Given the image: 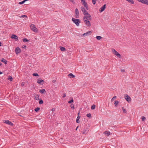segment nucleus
<instances>
[{
  "instance_id": "nucleus-60",
  "label": "nucleus",
  "mask_w": 148,
  "mask_h": 148,
  "mask_svg": "<svg viewBox=\"0 0 148 148\" xmlns=\"http://www.w3.org/2000/svg\"><path fill=\"white\" fill-rule=\"evenodd\" d=\"M19 116H22L21 115H19Z\"/></svg>"
},
{
  "instance_id": "nucleus-33",
  "label": "nucleus",
  "mask_w": 148,
  "mask_h": 148,
  "mask_svg": "<svg viewBox=\"0 0 148 148\" xmlns=\"http://www.w3.org/2000/svg\"><path fill=\"white\" fill-rule=\"evenodd\" d=\"M8 79L10 80V81H12V78L11 76H10L8 78Z\"/></svg>"
},
{
  "instance_id": "nucleus-36",
  "label": "nucleus",
  "mask_w": 148,
  "mask_h": 148,
  "mask_svg": "<svg viewBox=\"0 0 148 148\" xmlns=\"http://www.w3.org/2000/svg\"><path fill=\"white\" fill-rule=\"evenodd\" d=\"M145 119H146L145 117V116H142L141 119H142V120L143 121H144L145 120Z\"/></svg>"
},
{
  "instance_id": "nucleus-30",
  "label": "nucleus",
  "mask_w": 148,
  "mask_h": 148,
  "mask_svg": "<svg viewBox=\"0 0 148 148\" xmlns=\"http://www.w3.org/2000/svg\"><path fill=\"white\" fill-rule=\"evenodd\" d=\"M119 101H116L114 102V104L115 106H116L118 103Z\"/></svg>"
},
{
  "instance_id": "nucleus-51",
  "label": "nucleus",
  "mask_w": 148,
  "mask_h": 148,
  "mask_svg": "<svg viewBox=\"0 0 148 148\" xmlns=\"http://www.w3.org/2000/svg\"><path fill=\"white\" fill-rule=\"evenodd\" d=\"M121 71L122 72H125V70L124 69H122L121 70Z\"/></svg>"
},
{
  "instance_id": "nucleus-14",
  "label": "nucleus",
  "mask_w": 148,
  "mask_h": 148,
  "mask_svg": "<svg viewBox=\"0 0 148 148\" xmlns=\"http://www.w3.org/2000/svg\"><path fill=\"white\" fill-rule=\"evenodd\" d=\"M103 133L105 135L108 136H109L110 134V132L108 131H106L104 132Z\"/></svg>"
},
{
  "instance_id": "nucleus-31",
  "label": "nucleus",
  "mask_w": 148,
  "mask_h": 148,
  "mask_svg": "<svg viewBox=\"0 0 148 148\" xmlns=\"http://www.w3.org/2000/svg\"><path fill=\"white\" fill-rule=\"evenodd\" d=\"M39 103L40 104H42L43 103V102L42 100L40 99L39 101Z\"/></svg>"
},
{
  "instance_id": "nucleus-42",
  "label": "nucleus",
  "mask_w": 148,
  "mask_h": 148,
  "mask_svg": "<svg viewBox=\"0 0 148 148\" xmlns=\"http://www.w3.org/2000/svg\"><path fill=\"white\" fill-rule=\"evenodd\" d=\"M14 101H15V102L16 103H18V99L17 98H16V99H15Z\"/></svg>"
},
{
  "instance_id": "nucleus-43",
  "label": "nucleus",
  "mask_w": 148,
  "mask_h": 148,
  "mask_svg": "<svg viewBox=\"0 0 148 148\" xmlns=\"http://www.w3.org/2000/svg\"><path fill=\"white\" fill-rule=\"evenodd\" d=\"M70 1H71V2H72V3L74 4H75V2L74 1V0H69Z\"/></svg>"
},
{
  "instance_id": "nucleus-57",
  "label": "nucleus",
  "mask_w": 148,
  "mask_h": 148,
  "mask_svg": "<svg viewBox=\"0 0 148 148\" xmlns=\"http://www.w3.org/2000/svg\"><path fill=\"white\" fill-rule=\"evenodd\" d=\"M81 0V1L82 2H83V1H84L85 0Z\"/></svg>"
},
{
  "instance_id": "nucleus-54",
  "label": "nucleus",
  "mask_w": 148,
  "mask_h": 148,
  "mask_svg": "<svg viewBox=\"0 0 148 148\" xmlns=\"http://www.w3.org/2000/svg\"><path fill=\"white\" fill-rule=\"evenodd\" d=\"M2 64L0 62V66H1L2 65Z\"/></svg>"
},
{
  "instance_id": "nucleus-40",
  "label": "nucleus",
  "mask_w": 148,
  "mask_h": 148,
  "mask_svg": "<svg viewBox=\"0 0 148 148\" xmlns=\"http://www.w3.org/2000/svg\"><path fill=\"white\" fill-rule=\"evenodd\" d=\"M83 20L84 21L85 20H88L87 16H84L83 18Z\"/></svg>"
},
{
  "instance_id": "nucleus-37",
  "label": "nucleus",
  "mask_w": 148,
  "mask_h": 148,
  "mask_svg": "<svg viewBox=\"0 0 148 148\" xmlns=\"http://www.w3.org/2000/svg\"><path fill=\"white\" fill-rule=\"evenodd\" d=\"M92 2L93 4L95 5V4L96 2V0H92Z\"/></svg>"
},
{
  "instance_id": "nucleus-58",
  "label": "nucleus",
  "mask_w": 148,
  "mask_h": 148,
  "mask_svg": "<svg viewBox=\"0 0 148 148\" xmlns=\"http://www.w3.org/2000/svg\"><path fill=\"white\" fill-rule=\"evenodd\" d=\"M87 16H89V15H87Z\"/></svg>"
},
{
  "instance_id": "nucleus-13",
  "label": "nucleus",
  "mask_w": 148,
  "mask_h": 148,
  "mask_svg": "<svg viewBox=\"0 0 148 148\" xmlns=\"http://www.w3.org/2000/svg\"><path fill=\"white\" fill-rule=\"evenodd\" d=\"M80 112H78L77 113L78 116L76 120V122L77 123H79V120L80 118V116L79 115Z\"/></svg>"
},
{
  "instance_id": "nucleus-19",
  "label": "nucleus",
  "mask_w": 148,
  "mask_h": 148,
  "mask_svg": "<svg viewBox=\"0 0 148 148\" xmlns=\"http://www.w3.org/2000/svg\"><path fill=\"white\" fill-rule=\"evenodd\" d=\"M35 98L36 100H39V95H36L35 97Z\"/></svg>"
},
{
  "instance_id": "nucleus-29",
  "label": "nucleus",
  "mask_w": 148,
  "mask_h": 148,
  "mask_svg": "<svg viewBox=\"0 0 148 148\" xmlns=\"http://www.w3.org/2000/svg\"><path fill=\"white\" fill-rule=\"evenodd\" d=\"M81 10L83 12L84 11H85V10H86L83 7V6H82V7H81Z\"/></svg>"
},
{
  "instance_id": "nucleus-28",
  "label": "nucleus",
  "mask_w": 148,
  "mask_h": 148,
  "mask_svg": "<svg viewBox=\"0 0 148 148\" xmlns=\"http://www.w3.org/2000/svg\"><path fill=\"white\" fill-rule=\"evenodd\" d=\"M84 13V15H86L88 14H89L88 12L86 11V10H85V11L83 12Z\"/></svg>"
},
{
  "instance_id": "nucleus-47",
  "label": "nucleus",
  "mask_w": 148,
  "mask_h": 148,
  "mask_svg": "<svg viewBox=\"0 0 148 148\" xmlns=\"http://www.w3.org/2000/svg\"><path fill=\"white\" fill-rule=\"evenodd\" d=\"M56 110V109L55 108H53L52 109H51V111H55Z\"/></svg>"
},
{
  "instance_id": "nucleus-35",
  "label": "nucleus",
  "mask_w": 148,
  "mask_h": 148,
  "mask_svg": "<svg viewBox=\"0 0 148 148\" xmlns=\"http://www.w3.org/2000/svg\"><path fill=\"white\" fill-rule=\"evenodd\" d=\"M40 108L39 107H37L36 108H35L34 110L35 111H38V110H40Z\"/></svg>"
},
{
  "instance_id": "nucleus-39",
  "label": "nucleus",
  "mask_w": 148,
  "mask_h": 148,
  "mask_svg": "<svg viewBox=\"0 0 148 148\" xmlns=\"http://www.w3.org/2000/svg\"><path fill=\"white\" fill-rule=\"evenodd\" d=\"M73 99H72L68 101V103H71L73 102Z\"/></svg>"
},
{
  "instance_id": "nucleus-34",
  "label": "nucleus",
  "mask_w": 148,
  "mask_h": 148,
  "mask_svg": "<svg viewBox=\"0 0 148 148\" xmlns=\"http://www.w3.org/2000/svg\"><path fill=\"white\" fill-rule=\"evenodd\" d=\"M86 116H87V117L90 118L91 117V114L90 113L87 114H86Z\"/></svg>"
},
{
  "instance_id": "nucleus-55",
  "label": "nucleus",
  "mask_w": 148,
  "mask_h": 148,
  "mask_svg": "<svg viewBox=\"0 0 148 148\" xmlns=\"http://www.w3.org/2000/svg\"><path fill=\"white\" fill-rule=\"evenodd\" d=\"M55 81H55V80H53L52 81V82H55Z\"/></svg>"
},
{
  "instance_id": "nucleus-1",
  "label": "nucleus",
  "mask_w": 148,
  "mask_h": 148,
  "mask_svg": "<svg viewBox=\"0 0 148 148\" xmlns=\"http://www.w3.org/2000/svg\"><path fill=\"white\" fill-rule=\"evenodd\" d=\"M72 21L77 26H79V23H81V21L79 19H75L74 18H72Z\"/></svg>"
},
{
  "instance_id": "nucleus-22",
  "label": "nucleus",
  "mask_w": 148,
  "mask_h": 148,
  "mask_svg": "<svg viewBox=\"0 0 148 148\" xmlns=\"http://www.w3.org/2000/svg\"><path fill=\"white\" fill-rule=\"evenodd\" d=\"M88 15H89V16H87L88 20H90V21L92 19V18H91V16L90 15V14H89Z\"/></svg>"
},
{
  "instance_id": "nucleus-46",
  "label": "nucleus",
  "mask_w": 148,
  "mask_h": 148,
  "mask_svg": "<svg viewBox=\"0 0 148 148\" xmlns=\"http://www.w3.org/2000/svg\"><path fill=\"white\" fill-rule=\"evenodd\" d=\"M116 96H114L112 99V100H114V99H115L116 98Z\"/></svg>"
},
{
  "instance_id": "nucleus-10",
  "label": "nucleus",
  "mask_w": 148,
  "mask_h": 148,
  "mask_svg": "<svg viewBox=\"0 0 148 148\" xmlns=\"http://www.w3.org/2000/svg\"><path fill=\"white\" fill-rule=\"evenodd\" d=\"M11 38L12 39H14L16 41H17L18 40V37L16 35L12 34V35Z\"/></svg>"
},
{
  "instance_id": "nucleus-11",
  "label": "nucleus",
  "mask_w": 148,
  "mask_h": 148,
  "mask_svg": "<svg viewBox=\"0 0 148 148\" xmlns=\"http://www.w3.org/2000/svg\"><path fill=\"white\" fill-rule=\"evenodd\" d=\"M84 22L89 27L91 26V24L90 22L89 21H88V20H84Z\"/></svg>"
},
{
  "instance_id": "nucleus-53",
  "label": "nucleus",
  "mask_w": 148,
  "mask_h": 148,
  "mask_svg": "<svg viewBox=\"0 0 148 148\" xmlns=\"http://www.w3.org/2000/svg\"><path fill=\"white\" fill-rule=\"evenodd\" d=\"M78 126H77V127L76 128V129H75V130H77V128H78Z\"/></svg>"
},
{
  "instance_id": "nucleus-52",
  "label": "nucleus",
  "mask_w": 148,
  "mask_h": 148,
  "mask_svg": "<svg viewBox=\"0 0 148 148\" xmlns=\"http://www.w3.org/2000/svg\"><path fill=\"white\" fill-rule=\"evenodd\" d=\"M2 73H3L2 72H1V71H0V75L1 74H2Z\"/></svg>"
},
{
  "instance_id": "nucleus-9",
  "label": "nucleus",
  "mask_w": 148,
  "mask_h": 148,
  "mask_svg": "<svg viewBox=\"0 0 148 148\" xmlns=\"http://www.w3.org/2000/svg\"><path fill=\"white\" fill-rule=\"evenodd\" d=\"M106 7V5L104 4V5L103 6H102V7H101L100 9H99V11L100 12H103L105 9Z\"/></svg>"
},
{
  "instance_id": "nucleus-20",
  "label": "nucleus",
  "mask_w": 148,
  "mask_h": 148,
  "mask_svg": "<svg viewBox=\"0 0 148 148\" xmlns=\"http://www.w3.org/2000/svg\"><path fill=\"white\" fill-rule=\"evenodd\" d=\"M28 0H24L18 3L19 4H23L26 1H28Z\"/></svg>"
},
{
  "instance_id": "nucleus-32",
  "label": "nucleus",
  "mask_w": 148,
  "mask_h": 148,
  "mask_svg": "<svg viewBox=\"0 0 148 148\" xmlns=\"http://www.w3.org/2000/svg\"><path fill=\"white\" fill-rule=\"evenodd\" d=\"M32 75L34 76H39V75L37 73H34Z\"/></svg>"
},
{
  "instance_id": "nucleus-7",
  "label": "nucleus",
  "mask_w": 148,
  "mask_h": 148,
  "mask_svg": "<svg viewBox=\"0 0 148 148\" xmlns=\"http://www.w3.org/2000/svg\"><path fill=\"white\" fill-rule=\"evenodd\" d=\"M37 82L40 85H42L44 83V81L41 79L40 78L38 79Z\"/></svg>"
},
{
  "instance_id": "nucleus-38",
  "label": "nucleus",
  "mask_w": 148,
  "mask_h": 148,
  "mask_svg": "<svg viewBox=\"0 0 148 148\" xmlns=\"http://www.w3.org/2000/svg\"><path fill=\"white\" fill-rule=\"evenodd\" d=\"M25 82H22L21 84V86L22 87L24 86H25Z\"/></svg>"
},
{
  "instance_id": "nucleus-44",
  "label": "nucleus",
  "mask_w": 148,
  "mask_h": 148,
  "mask_svg": "<svg viewBox=\"0 0 148 148\" xmlns=\"http://www.w3.org/2000/svg\"><path fill=\"white\" fill-rule=\"evenodd\" d=\"M70 106H71V108L73 109H74V106L73 105L71 104V105Z\"/></svg>"
},
{
  "instance_id": "nucleus-8",
  "label": "nucleus",
  "mask_w": 148,
  "mask_h": 148,
  "mask_svg": "<svg viewBox=\"0 0 148 148\" xmlns=\"http://www.w3.org/2000/svg\"><path fill=\"white\" fill-rule=\"evenodd\" d=\"M88 129L86 127H84V128L83 130L82 131V132L84 134H86L88 132Z\"/></svg>"
},
{
  "instance_id": "nucleus-16",
  "label": "nucleus",
  "mask_w": 148,
  "mask_h": 148,
  "mask_svg": "<svg viewBox=\"0 0 148 148\" xmlns=\"http://www.w3.org/2000/svg\"><path fill=\"white\" fill-rule=\"evenodd\" d=\"M1 62L4 63L5 64H6L7 63V61L5 59L3 58H2L1 60Z\"/></svg>"
},
{
  "instance_id": "nucleus-2",
  "label": "nucleus",
  "mask_w": 148,
  "mask_h": 148,
  "mask_svg": "<svg viewBox=\"0 0 148 148\" xmlns=\"http://www.w3.org/2000/svg\"><path fill=\"white\" fill-rule=\"evenodd\" d=\"M112 52L114 55H116L118 58H121V55L117 51H116L114 49H113L112 50Z\"/></svg>"
},
{
  "instance_id": "nucleus-59",
  "label": "nucleus",
  "mask_w": 148,
  "mask_h": 148,
  "mask_svg": "<svg viewBox=\"0 0 148 148\" xmlns=\"http://www.w3.org/2000/svg\"><path fill=\"white\" fill-rule=\"evenodd\" d=\"M89 108H87V109H89Z\"/></svg>"
},
{
  "instance_id": "nucleus-18",
  "label": "nucleus",
  "mask_w": 148,
  "mask_h": 148,
  "mask_svg": "<svg viewBox=\"0 0 148 148\" xmlns=\"http://www.w3.org/2000/svg\"><path fill=\"white\" fill-rule=\"evenodd\" d=\"M39 92L42 93L43 94L44 92L46 93V92L45 89H42V90H40L39 91Z\"/></svg>"
},
{
  "instance_id": "nucleus-6",
  "label": "nucleus",
  "mask_w": 148,
  "mask_h": 148,
  "mask_svg": "<svg viewBox=\"0 0 148 148\" xmlns=\"http://www.w3.org/2000/svg\"><path fill=\"white\" fill-rule=\"evenodd\" d=\"M3 122L11 126H13V123L8 120H4L3 121Z\"/></svg>"
},
{
  "instance_id": "nucleus-41",
  "label": "nucleus",
  "mask_w": 148,
  "mask_h": 148,
  "mask_svg": "<svg viewBox=\"0 0 148 148\" xmlns=\"http://www.w3.org/2000/svg\"><path fill=\"white\" fill-rule=\"evenodd\" d=\"M21 17H22V18H24V17H26V18H27V16H26V15H22L21 16Z\"/></svg>"
},
{
  "instance_id": "nucleus-4",
  "label": "nucleus",
  "mask_w": 148,
  "mask_h": 148,
  "mask_svg": "<svg viewBox=\"0 0 148 148\" xmlns=\"http://www.w3.org/2000/svg\"><path fill=\"white\" fill-rule=\"evenodd\" d=\"M75 15L76 18H79V13L78 10L77 8H76L75 9Z\"/></svg>"
},
{
  "instance_id": "nucleus-48",
  "label": "nucleus",
  "mask_w": 148,
  "mask_h": 148,
  "mask_svg": "<svg viewBox=\"0 0 148 148\" xmlns=\"http://www.w3.org/2000/svg\"><path fill=\"white\" fill-rule=\"evenodd\" d=\"M84 7H86V10H88V5H86V6H84Z\"/></svg>"
},
{
  "instance_id": "nucleus-15",
  "label": "nucleus",
  "mask_w": 148,
  "mask_h": 148,
  "mask_svg": "<svg viewBox=\"0 0 148 148\" xmlns=\"http://www.w3.org/2000/svg\"><path fill=\"white\" fill-rule=\"evenodd\" d=\"M92 33V32L91 31H89L86 33H85L83 34V35L84 36H86L88 35L89 34H90Z\"/></svg>"
},
{
  "instance_id": "nucleus-45",
  "label": "nucleus",
  "mask_w": 148,
  "mask_h": 148,
  "mask_svg": "<svg viewBox=\"0 0 148 148\" xmlns=\"http://www.w3.org/2000/svg\"><path fill=\"white\" fill-rule=\"evenodd\" d=\"M22 48L25 49L26 48V45H23L22 46Z\"/></svg>"
},
{
  "instance_id": "nucleus-3",
  "label": "nucleus",
  "mask_w": 148,
  "mask_h": 148,
  "mask_svg": "<svg viewBox=\"0 0 148 148\" xmlns=\"http://www.w3.org/2000/svg\"><path fill=\"white\" fill-rule=\"evenodd\" d=\"M30 28L31 29L35 32H38V29L37 28L35 27L34 25V24H32L30 26Z\"/></svg>"
},
{
  "instance_id": "nucleus-24",
  "label": "nucleus",
  "mask_w": 148,
  "mask_h": 148,
  "mask_svg": "<svg viewBox=\"0 0 148 148\" xmlns=\"http://www.w3.org/2000/svg\"><path fill=\"white\" fill-rule=\"evenodd\" d=\"M82 3L83 5H84V6H86L88 5L87 3L86 2L85 0L83 1Z\"/></svg>"
},
{
  "instance_id": "nucleus-21",
  "label": "nucleus",
  "mask_w": 148,
  "mask_h": 148,
  "mask_svg": "<svg viewBox=\"0 0 148 148\" xmlns=\"http://www.w3.org/2000/svg\"><path fill=\"white\" fill-rule=\"evenodd\" d=\"M126 1L132 3V4H134V2L133 0H126Z\"/></svg>"
},
{
  "instance_id": "nucleus-5",
  "label": "nucleus",
  "mask_w": 148,
  "mask_h": 148,
  "mask_svg": "<svg viewBox=\"0 0 148 148\" xmlns=\"http://www.w3.org/2000/svg\"><path fill=\"white\" fill-rule=\"evenodd\" d=\"M15 51L16 54L20 53L21 51V49L18 47H17L15 48Z\"/></svg>"
},
{
  "instance_id": "nucleus-25",
  "label": "nucleus",
  "mask_w": 148,
  "mask_h": 148,
  "mask_svg": "<svg viewBox=\"0 0 148 148\" xmlns=\"http://www.w3.org/2000/svg\"><path fill=\"white\" fill-rule=\"evenodd\" d=\"M60 49L61 51H65L66 50V49L64 47H61Z\"/></svg>"
},
{
  "instance_id": "nucleus-50",
  "label": "nucleus",
  "mask_w": 148,
  "mask_h": 148,
  "mask_svg": "<svg viewBox=\"0 0 148 148\" xmlns=\"http://www.w3.org/2000/svg\"><path fill=\"white\" fill-rule=\"evenodd\" d=\"M122 110L123 111H126V110L124 109V108L123 107H122Z\"/></svg>"
},
{
  "instance_id": "nucleus-49",
  "label": "nucleus",
  "mask_w": 148,
  "mask_h": 148,
  "mask_svg": "<svg viewBox=\"0 0 148 148\" xmlns=\"http://www.w3.org/2000/svg\"><path fill=\"white\" fill-rule=\"evenodd\" d=\"M63 96H62V97H63V98H64V97H66V94H65V93H64L63 94Z\"/></svg>"
},
{
  "instance_id": "nucleus-17",
  "label": "nucleus",
  "mask_w": 148,
  "mask_h": 148,
  "mask_svg": "<svg viewBox=\"0 0 148 148\" xmlns=\"http://www.w3.org/2000/svg\"><path fill=\"white\" fill-rule=\"evenodd\" d=\"M68 76H70V78H74L75 77V76L72 74V73H70L68 75Z\"/></svg>"
},
{
  "instance_id": "nucleus-27",
  "label": "nucleus",
  "mask_w": 148,
  "mask_h": 148,
  "mask_svg": "<svg viewBox=\"0 0 148 148\" xmlns=\"http://www.w3.org/2000/svg\"><path fill=\"white\" fill-rule=\"evenodd\" d=\"M96 106L95 105L93 104L91 107V109L92 110L94 109L95 108Z\"/></svg>"
},
{
  "instance_id": "nucleus-56",
  "label": "nucleus",
  "mask_w": 148,
  "mask_h": 148,
  "mask_svg": "<svg viewBox=\"0 0 148 148\" xmlns=\"http://www.w3.org/2000/svg\"><path fill=\"white\" fill-rule=\"evenodd\" d=\"M1 46V42H0V46Z\"/></svg>"
},
{
  "instance_id": "nucleus-12",
  "label": "nucleus",
  "mask_w": 148,
  "mask_h": 148,
  "mask_svg": "<svg viewBox=\"0 0 148 148\" xmlns=\"http://www.w3.org/2000/svg\"><path fill=\"white\" fill-rule=\"evenodd\" d=\"M125 98L126 100L129 102L131 101V98L127 95H126V96H125Z\"/></svg>"
},
{
  "instance_id": "nucleus-23",
  "label": "nucleus",
  "mask_w": 148,
  "mask_h": 148,
  "mask_svg": "<svg viewBox=\"0 0 148 148\" xmlns=\"http://www.w3.org/2000/svg\"><path fill=\"white\" fill-rule=\"evenodd\" d=\"M23 41L24 42H28L29 41V40L26 38H24L22 39Z\"/></svg>"
},
{
  "instance_id": "nucleus-26",
  "label": "nucleus",
  "mask_w": 148,
  "mask_h": 148,
  "mask_svg": "<svg viewBox=\"0 0 148 148\" xmlns=\"http://www.w3.org/2000/svg\"><path fill=\"white\" fill-rule=\"evenodd\" d=\"M96 38L98 40H100L101 38H102V37L100 36H97L96 37Z\"/></svg>"
}]
</instances>
